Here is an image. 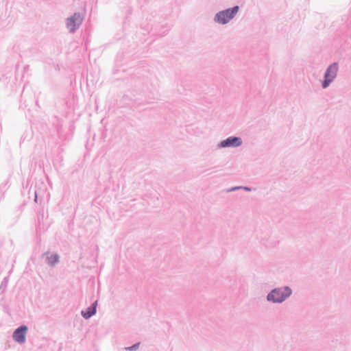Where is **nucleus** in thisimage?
Returning <instances> with one entry per match:
<instances>
[{"label": "nucleus", "mask_w": 351, "mask_h": 351, "mask_svg": "<svg viewBox=\"0 0 351 351\" xmlns=\"http://www.w3.org/2000/svg\"><path fill=\"white\" fill-rule=\"evenodd\" d=\"M83 16L80 12H75L66 19V27L70 33H74L82 24Z\"/></svg>", "instance_id": "20e7f679"}, {"label": "nucleus", "mask_w": 351, "mask_h": 351, "mask_svg": "<svg viewBox=\"0 0 351 351\" xmlns=\"http://www.w3.org/2000/svg\"><path fill=\"white\" fill-rule=\"evenodd\" d=\"M292 289L289 286L272 289L267 295L266 300L274 304H281L292 295Z\"/></svg>", "instance_id": "f257e3e1"}, {"label": "nucleus", "mask_w": 351, "mask_h": 351, "mask_svg": "<svg viewBox=\"0 0 351 351\" xmlns=\"http://www.w3.org/2000/svg\"><path fill=\"white\" fill-rule=\"evenodd\" d=\"M241 189H243V190L246 191H252V188H250L249 186H241Z\"/></svg>", "instance_id": "f8f14e48"}, {"label": "nucleus", "mask_w": 351, "mask_h": 351, "mask_svg": "<svg viewBox=\"0 0 351 351\" xmlns=\"http://www.w3.org/2000/svg\"><path fill=\"white\" fill-rule=\"evenodd\" d=\"M8 282H9V277L5 276L3 279V280L1 281V285H0V294H3L5 292L7 287H8Z\"/></svg>", "instance_id": "1a4fd4ad"}, {"label": "nucleus", "mask_w": 351, "mask_h": 351, "mask_svg": "<svg viewBox=\"0 0 351 351\" xmlns=\"http://www.w3.org/2000/svg\"><path fill=\"white\" fill-rule=\"evenodd\" d=\"M140 344H141L140 342H137L131 346L125 348V350H129V351H136V350L138 349Z\"/></svg>", "instance_id": "9d476101"}, {"label": "nucleus", "mask_w": 351, "mask_h": 351, "mask_svg": "<svg viewBox=\"0 0 351 351\" xmlns=\"http://www.w3.org/2000/svg\"><path fill=\"white\" fill-rule=\"evenodd\" d=\"M239 6L234 5L217 12L214 16V21L220 25H226L233 19L239 11Z\"/></svg>", "instance_id": "f03ea898"}, {"label": "nucleus", "mask_w": 351, "mask_h": 351, "mask_svg": "<svg viewBox=\"0 0 351 351\" xmlns=\"http://www.w3.org/2000/svg\"><path fill=\"white\" fill-rule=\"evenodd\" d=\"M43 255H47L46 263L50 267H54L59 262L60 256L58 254L49 255L48 252H46Z\"/></svg>", "instance_id": "6e6552de"}, {"label": "nucleus", "mask_w": 351, "mask_h": 351, "mask_svg": "<svg viewBox=\"0 0 351 351\" xmlns=\"http://www.w3.org/2000/svg\"><path fill=\"white\" fill-rule=\"evenodd\" d=\"M241 189V186H234V187H232L230 189H228L227 190V192L230 193V192H232V191H237V190H239Z\"/></svg>", "instance_id": "9b49d317"}, {"label": "nucleus", "mask_w": 351, "mask_h": 351, "mask_svg": "<svg viewBox=\"0 0 351 351\" xmlns=\"http://www.w3.org/2000/svg\"><path fill=\"white\" fill-rule=\"evenodd\" d=\"M37 200H38V196H37V193H36V192L35 191V198H34V202H37Z\"/></svg>", "instance_id": "ddd939ff"}, {"label": "nucleus", "mask_w": 351, "mask_h": 351, "mask_svg": "<svg viewBox=\"0 0 351 351\" xmlns=\"http://www.w3.org/2000/svg\"><path fill=\"white\" fill-rule=\"evenodd\" d=\"M97 300L92 303L85 311H82V316L88 319L95 315L97 313Z\"/></svg>", "instance_id": "0eeeda50"}, {"label": "nucleus", "mask_w": 351, "mask_h": 351, "mask_svg": "<svg viewBox=\"0 0 351 351\" xmlns=\"http://www.w3.org/2000/svg\"><path fill=\"white\" fill-rule=\"evenodd\" d=\"M242 143L243 141L241 137L231 136L219 142L217 144V148L238 147L241 146Z\"/></svg>", "instance_id": "39448f33"}, {"label": "nucleus", "mask_w": 351, "mask_h": 351, "mask_svg": "<svg viewBox=\"0 0 351 351\" xmlns=\"http://www.w3.org/2000/svg\"><path fill=\"white\" fill-rule=\"evenodd\" d=\"M338 69L339 64L337 62H333L327 67L324 73V80L322 82V88H327L333 82L337 77Z\"/></svg>", "instance_id": "7ed1b4c3"}, {"label": "nucleus", "mask_w": 351, "mask_h": 351, "mask_svg": "<svg viewBox=\"0 0 351 351\" xmlns=\"http://www.w3.org/2000/svg\"><path fill=\"white\" fill-rule=\"evenodd\" d=\"M28 328L25 325L19 326L13 332L14 340L19 343H23L26 340V333Z\"/></svg>", "instance_id": "423d86ee"}]
</instances>
